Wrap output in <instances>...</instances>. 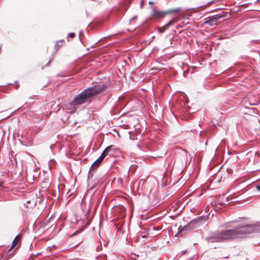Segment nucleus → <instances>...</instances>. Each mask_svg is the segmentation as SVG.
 Instances as JSON below:
<instances>
[{
  "label": "nucleus",
  "mask_w": 260,
  "mask_h": 260,
  "mask_svg": "<svg viewBox=\"0 0 260 260\" xmlns=\"http://www.w3.org/2000/svg\"><path fill=\"white\" fill-rule=\"evenodd\" d=\"M255 230L254 225L238 224L231 229L211 232L205 238V240L208 243H215L245 238Z\"/></svg>",
  "instance_id": "nucleus-1"
},
{
  "label": "nucleus",
  "mask_w": 260,
  "mask_h": 260,
  "mask_svg": "<svg viewBox=\"0 0 260 260\" xmlns=\"http://www.w3.org/2000/svg\"><path fill=\"white\" fill-rule=\"evenodd\" d=\"M203 218L202 216L198 217V218L192 220L188 222L186 225L179 228L178 233H183L184 234L187 233L188 232L197 228L199 224H200Z\"/></svg>",
  "instance_id": "nucleus-2"
},
{
  "label": "nucleus",
  "mask_w": 260,
  "mask_h": 260,
  "mask_svg": "<svg viewBox=\"0 0 260 260\" xmlns=\"http://www.w3.org/2000/svg\"><path fill=\"white\" fill-rule=\"evenodd\" d=\"M90 98L89 94H88L86 90H84L82 92L77 95L70 102V105L77 106L85 103L88 99Z\"/></svg>",
  "instance_id": "nucleus-3"
},
{
  "label": "nucleus",
  "mask_w": 260,
  "mask_h": 260,
  "mask_svg": "<svg viewBox=\"0 0 260 260\" xmlns=\"http://www.w3.org/2000/svg\"><path fill=\"white\" fill-rule=\"evenodd\" d=\"M182 12L181 8H177L175 9H170L165 11H158L155 8H153L152 15L156 16L157 18H161L165 17L167 14L170 13H179Z\"/></svg>",
  "instance_id": "nucleus-4"
},
{
  "label": "nucleus",
  "mask_w": 260,
  "mask_h": 260,
  "mask_svg": "<svg viewBox=\"0 0 260 260\" xmlns=\"http://www.w3.org/2000/svg\"><path fill=\"white\" fill-rule=\"evenodd\" d=\"M105 87V86L104 84H99L89 87L86 89V90L88 94H89L90 98H91L101 93L104 90Z\"/></svg>",
  "instance_id": "nucleus-5"
},
{
  "label": "nucleus",
  "mask_w": 260,
  "mask_h": 260,
  "mask_svg": "<svg viewBox=\"0 0 260 260\" xmlns=\"http://www.w3.org/2000/svg\"><path fill=\"white\" fill-rule=\"evenodd\" d=\"M111 152H114V148L113 146L112 145H110L106 148L100 156L103 158H105V157L108 155H112V154L110 153Z\"/></svg>",
  "instance_id": "nucleus-6"
},
{
  "label": "nucleus",
  "mask_w": 260,
  "mask_h": 260,
  "mask_svg": "<svg viewBox=\"0 0 260 260\" xmlns=\"http://www.w3.org/2000/svg\"><path fill=\"white\" fill-rule=\"evenodd\" d=\"M204 23L205 24L209 25L210 26H213L214 25H216V23L215 22H214L211 17H208L205 19V22Z\"/></svg>",
  "instance_id": "nucleus-7"
},
{
  "label": "nucleus",
  "mask_w": 260,
  "mask_h": 260,
  "mask_svg": "<svg viewBox=\"0 0 260 260\" xmlns=\"http://www.w3.org/2000/svg\"><path fill=\"white\" fill-rule=\"evenodd\" d=\"M20 238H21V235L20 234L17 235L15 237V239H14V240L12 242V246L9 250V251H10L14 247H15L16 245V244H17L18 241L20 240Z\"/></svg>",
  "instance_id": "nucleus-8"
},
{
  "label": "nucleus",
  "mask_w": 260,
  "mask_h": 260,
  "mask_svg": "<svg viewBox=\"0 0 260 260\" xmlns=\"http://www.w3.org/2000/svg\"><path fill=\"white\" fill-rule=\"evenodd\" d=\"M104 158H103L101 156L93 162V165H95L96 167H98L99 165L102 162Z\"/></svg>",
  "instance_id": "nucleus-9"
},
{
  "label": "nucleus",
  "mask_w": 260,
  "mask_h": 260,
  "mask_svg": "<svg viewBox=\"0 0 260 260\" xmlns=\"http://www.w3.org/2000/svg\"><path fill=\"white\" fill-rule=\"evenodd\" d=\"M212 20L217 23V21L220 19L219 15L218 14L215 15L211 17Z\"/></svg>",
  "instance_id": "nucleus-10"
},
{
  "label": "nucleus",
  "mask_w": 260,
  "mask_h": 260,
  "mask_svg": "<svg viewBox=\"0 0 260 260\" xmlns=\"http://www.w3.org/2000/svg\"><path fill=\"white\" fill-rule=\"evenodd\" d=\"M174 20L173 19L171 20L167 24H166V25L164 26L165 29H166L167 27H169L170 25H172L174 24Z\"/></svg>",
  "instance_id": "nucleus-11"
},
{
  "label": "nucleus",
  "mask_w": 260,
  "mask_h": 260,
  "mask_svg": "<svg viewBox=\"0 0 260 260\" xmlns=\"http://www.w3.org/2000/svg\"><path fill=\"white\" fill-rule=\"evenodd\" d=\"M81 230H77L76 231H75L73 234H72L70 236V237L71 238V237H73L75 236H76V235H77L78 234L80 233V232H81Z\"/></svg>",
  "instance_id": "nucleus-12"
},
{
  "label": "nucleus",
  "mask_w": 260,
  "mask_h": 260,
  "mask_svg": "<svg viewBox=\"0 0 260 260\" xmlns=\"http://www.w3.org/2000/svg\"><path fill=\"white\" fill-rule=\"evenodd\" d=\"M220 18H223L226 17V13L224 12H222L221 14H218Z\"/></svg>",
  "instance_id": "nucleus-13"
},
{
  "label": "nucleus",
  "mask_w": 260,
  "mask_h": 260,
  "mask_svg": "<svg viewBox=\"0 0 260 260\" xmlns=\"http://www.w3.org/2000/svg\"><path fill=\"white\" fill-rule=\"evenodd\" d=\"M97 168V167H96L95 165H93V163L92 164V165L91 166L90 169H89V171H94V170Z\"/></svg>",
  "instance_id": "nucleus-14"
},
{
  "label": "nucleus",
  "mask_w": 260,
  "mask_h": 260,
  "mask_svg": "<svg viewBox=\"0 0 260 260\" xmlns=\"http://www.w3.org/2000/svg\"><path fill=\"white\" fill-rule=\"evenodd\" d=\"M76 36V35L74 32H70L68 34V37H70L71 38H74Z\"/></svg>",
  "instance_id": "nucleus-15"
},
{
  "label": "nucleus",
  "mask_w": 260,
  "mask_h": 260,
  "mask_svg": "<svg viewBox=\"0 0 260 260\" xmlns=\"http://www.w3.org/2000/svg\"><path fill=\"white\" fill-rule=\"evenodd\" d=\"M93 176V174L92 171H89L88 174V178H92Z\"/></svg>",
  "instance_id": "nucleus-16"
},
{
  "label": "nucleus",
  "mask_w": 260,
  "mask_h": 260,
  "mask_svg": "<svg viewBox=\"0 0 260 260\" xmlns=\"http://www.w3.org/2000/svg\"><path fill=\"white\" fill-rule=\"evenodd\" d=\"M63 40H60V41H57V42H56L55 47H57H57L60 46V45H59V43H61V42H63Z\"/></svg>",
  "instance_id": "nucleus-17"
},
{
  "label": "nucleus",
  "mask_w": 260,
  "mask_h": 260,
  "mask_svg": "<svg viewBox=\"0 0 260 260\" xmlns=\"http://www.w3.org/2000/svg\"><path fill=\"white\" fill-rule=\"evenodd\" d=\"M144 3V0H142L140 4V8H142L143 7Z\"/></svg>",
  "instance_id": "nucleus-18"
},
{
  "label": "nucleus",
  "mask_w": 260,
  "mask_h": 260,
  "mask_svg": "<svg viewBox=\"0 0 260 260\" xmlns=\"http://www.w3.org/2000/svg\"><path fill=\"white\" fill-rule=\"evenodd\" d=\"M166 29H165L164 27H163V29H161L160 28H159L158 29V32H160V33H162L164 32V30H165Z\"/></svg>",
  "instance_id": "nucleus-19"
},
{
  "label": "nucleus",
  "mask_w": 260,
  "mask_h": 260,
  "mask_svg": "<svg viewBox=\"0 0 260 260\" xmlns=\"http://www.w3.org/2000/svg\"><path fill=\"white\" fill-rule=\"evenodd\" d=\"M137 18V16H133L131 19H130V21H134V20H135L136 18Z\"/></svg>",
  "instance_id": "nucleus-20"
},
{
  "label": "nucleus",
  "mask_w": 260,
  "mask_h": 260,
  "mask_svg": "<svg viewBox=\"0 0 260 260\" xmlns=\"http://www.w3.org/2000/svg\"><path fill=\"white\" fill-rule=\"evenodd\" d=\"M256 189L260 191V185L256 186Z\"/></svg>",
  "instance_id": "nucleus-21"
},
{
  "label": "nucleus",
  "mask_w": 260,
  "mask_h": 260,
  "mask_svg": "<svg viewBox=\"0 0 260 260\" xmlns=\"http://www.w3.org/2000/svg\"><path fill=\"white\" fill-rule=\"evenodd\" d=\"M46 224H47V223H43V225H42V226H43L44 228H46V226H46Z\"/></svg>",
  "instance_id": "nucleus-22"
},
{
  "label": "nucleus",
  "mask_w": 260,
  "mask_h": 260,
  "mask_svg": "<svg viewBox=\"0 0 260 260\" xmlns=\"http://www.w3.org/2000/svg\"><path fill=\"white\" fill-rule=\"evenodd\" d=\"M153 2H151V1H149V5H152V4H153Z\"/></svg>",
  "instance_id": "nucleus-23"
},
{
  "label": "nucleus",
  "mask_w": 260,
  "mask_h": 260,
  "mask_svg": "<svg viewBox=\"0 0 260 260\" xmlns=\"http://www.w3.org/2000/svg\"><path fill=\"white\" fill-rule=\"evenodd\" d=\"M81 34H82V32H81L80 33V34H79L80 40L81 42V38H80V36H81Z\"/></svg>",
  "instance_id": "nucleus-24"
},
{
  "label": "nucleus",
  "mask_w": 260,
  "mask_h": 260,
  "mask_svg": "<svg viewBox=\"0 0 260 260\" xmlns=\"http://www.w3.org/2000/svg\"><path fill=\"white\" fill-rule=\"evenodd\" d=\"M17 83H18V81H16L15 82V85H17Z\"/></svg>",
  "instance_id": "nucleus-25"
},
{
  "label": "nucleus",
  "mask_w": 260,
  "mask_h": 260,
  "mask_svg": "<svg viewBox=\"0 0 260 260\" xmlns=\"http://www.w3.org/2000/svg\"><path fill=\"white\" fill-rule=\"evenodd\" d=\"M50 61H48V63H47V64H46L47 66H48V64L50 63Z\"/></svg>",
  "instance_id": "nucleus-26"
},
{
  "label": "nucleus",
  "mask_w": 260,
  "mask_h": 260,
  "mask_svg": "<svg viewBox=\"0 0 260 260\" xmlns=\"http://www.w3.org/2000/svg\"><path fill=\"white\" fill-rule=\"evenodd\" d=\"M39 254H40V253H38L36 254V255L37 256V255H38Z\"/></svg>",
  "instance_id": "nucleus-27"
},
{
  "label": "nucleus",
  "mask_w": 260,
  "mask_h": 260,
  "mask_svg": "<svg viewBox=\"0 0 260 260\" xmlns=\"http://www.w3.org/2000/svg\"><path fill=\"white\" fill-rule=\"evenodd\" d=\"M50 148H52V145L50 146Z\"/></svg>",
  "instance_id": "nucleus-28"
}]
</instances>
